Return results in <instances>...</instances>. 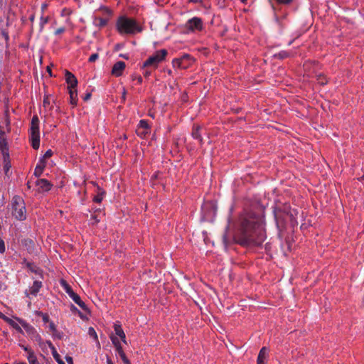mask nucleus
Wrapping results in <instances>:
<instances>
[{"label":"nucleus","instance_id":"obj_1","mask_svg":"<svg viewBox=\"0 0 364 364\" xmlns=\"http://www.w3.org/2000/svg\"><path fill=\"white\" fill-rule=\"evenodd\" d=\"M233 239L242 246H260L266 239L263 219L252 212L242 215L236 225Z\"/></svg>","mask_w":364,"mask_h":364},{"label":"nucleus","instance_id":"obj_2","mask_svg":"<svg viewBox=\"0 0 364 364\" xmlns=\"http://www.w3.org/2000/svg\"><path fill=\"white\" fill-rule=\"evenodd\" d=\"M296 215V210L291 209L289 205L284 204L282 207L277 208L274 211V216L279 230L284 229L288 222H290L292 226L297 225Z\"/></svg>","mask_w":364,"mask_h":364},{"label":"nucleus","instance_id":"obj_3","mask_svg":"<svg viewBox=\"0 0 364 364\" xmlns=\"http://www.w3.org/2000/svg\"><path fill=\"white\" fill-rule=\"evenodd\" d=\"M117 26L119 32L121 33L134 34L142 31L141 27L136 23L134 19L124 16L118 19Z\"/></svg>","mask_w":364,"mask_h":364},{"label":"nucleus","instance_id":"obj_4","mask_svg":"<svg viewBox=\"0 0 364 364\" xmlns=\"http://www.w3.org/2000/svg\"><path fill=\"white\" fill-rule=\"evenodd\" d=\"M13 215L19 220H23L26 218V207L23 200L16 196L12 198Z\"/></svg>","mask_w":364,"mask_h":364},{"label":"nucleus","instance_id":"obj_5","mask_svg":"<svg viewBox=\"0 0 364 364\" xmlns=\"http://www.w3.org/2000/svg\"><path fill=\"white\" fill-rule=\"evenodd\" d=\"M31 141L32 144V147L34 149H38L40 146V132L39 119L36 115H34L31 119Z\"/></svg>","mask_w":364,"mask_h":364},{"label":"nucleus","instance_id":"obj_6","mask_svg":"<svg viewBox=\"0 0 364 364\" xmlns=\"http://www.w3.org/2000/svg\"><path fill=\"white\" fill-rule=\"evenodd\" d=\"M167 50L166 49H161L156 52V53L150 56L143 64V68H147L152 67L156 69L159 64L162 62L166 56L167 55Z\"/></svg>","mask_w":364,"mask_h":364},{"label":"nucleus","instance_id":"obj_7","mask_svg":"<svg viewBox=\"0 0 364 364\" xmlns=\"http://www.w3.org/2000/svg\"><path fill=\"white\" fill-rule=\"evenodd\" d=\"M61 285L64 288L66 293L70 296V297L83 310L87 311V308L85 304L81 300L80 297L78 294L75 293L72 289L71 287L66 283L65 281H61Z\"/></svg>","mask_w":364,"mask_h":364},{"label":"nucleus","instance_id":"obj_8","mask_svg":"<svg viewBox=\"0 0 364 364\" xmlns=\"http://www.w3.org/2000/svg\"><path fill=\"white\" fill-rule=\"evenodd\" d=\"M186 28L190 31H201L203 28V21L198 17H193L189 19L186 23Z\"/></svg>","mask_w":364,"mask_h":364},{"label":"nucleus","instance_id":"obj_9","mask_svg":"<svg viewBox=\"0 0 364 364\" xmlns=\"http://www.w3.org/2000/svg\"><path fill=\"white\" fill-rule=\"evenodd\" d=\"M191 64V57L188 55H183L181 58H176L173 60V65L181 69H186Z\"/></svg>","mask_w":364,"mask_h":364},{"label":"nucleus","instance_id":"obj_10","mask_svg":"<svg viewBox=\"0 0 364 364\" xmlns=\"http://www.w3.org/2000/svg\"><path fill=\"white\" fill-rule=\"evenodd\" d=\"M17 320L18 321L20 324L22 326V327L24 328V330L26 331V333L30 336L32 337V338H34L36 341L41 340V336L38 335V333H37L36 331L35 330V328L33 326H31V325H29L28 323H27L25 321H23L22 319L18 318Z\"/></svg>","mask_w":364,"mask_h":364},{"label":"nucleus","instance_id":"obj_11","mask_svg":"<svg viewBox=\"0 0 364 364\" xmlns=\"http://www.w3.org/2000/svg\"><path fill=\"white\" fill-rule=\"evenodd\" d=\"M202 210L204 213L205 217H210L211 213H213V215L215 214L216 208L213 202L208 201L205 202L202 205Z\"/></svg>","mask_w":364,"mask_h":364},{"label":"nucleus","instance_id":"obj_12","mask_svg":"<svg viewBox=\"0 0 364 364\" xmlns=\"http://www.w3.org/2000/svg\"><path fill=\"white\" fill-rule=\"evenodd\" d=\"M126 67L125 63L123 61L117 62L112 67V74L115 77H119L122 75L123 70Z\"/></svg>","mask_w":364,"mask_h":364},{"label":"nucleus","instance_id":"obj_13","mask_svg":"<svg viewBox=\"0 0 364 364\" xmlns=\"http://www.w3.org/2000/svg\"><path fill=\"white\" fill-rule=\"evenodd\" d=\"M65 80L68 85V89H75L77 85V80L75 76L70 72L66 70Z\"/></svg>","mask_w":364,"mask_h":364},{"label":"nucleus","instance_id":"obj_14","mask_svg":"<svg viewBox=\"0 0 364 364\" xmlns=\"http://www.w3.org/2000/svg\"><path fill=\"white\" fill-rule=\"evenodd\" d=\"M36 183L42 191H48L52 187V184L44 178L37 180Z\"/></svg>","mask_w":364,"mask_h":364},{"label":"nucleus","instance_id":"obj_15","mask_svg":"<svg viewBox=\"0 0 364 364\" xmlns=\"http://www.w3.org/2000/svg\"><path fill=\"white\" fill-rule=\"evenodd\" d=\"M42 287V283L40 281H35L33 286L30 288L29 291H26V294L28 296L30 294L36 295Z\"/></svg>","mask_w":364,"mask_h":364},{"label":"nucleus","instance_id":"obj_16","mask_svg":"<svg viewBox=\"0 0 364 364\" xmlns=\"http://www.w3.org/2000/svg\"><path fill=\"white\" fill-rule=\"evenodd\" d=\"M114 329L117 336H118L123 343H127L126 336L119 323H116L114 325Z\"/></svg>","mask_w":364,"mask_h":364},{"label":"nucleus","instance_id":"obj_17","mask_svg":"<svg viewBox=\"0 0 364 364\" xmlns=\"http://www.w3.org/2000/svg\"><path fill=\"white\" fill-rule=\"evenodd\" d=\"M46 166V162L44 161V159H40L39 162L36 166L35 171H34V175L36 177L41 176L42 174L43 169Z\"/></svg>","mask_w":364,"mask_h":364},{"label":"nucleus","instance_id":"obj_18","mask_svg":"<svg viewBox=\"0 0 364 364\" xmlns=\"http://www.w3.org/2000/svg\"><path fill=\"white\" fill-rule=\"evenodd\" d=\"M70 102L73 106H76L77 103V93L75 89L69 90Z\"/></svg>","mask_w":364,"mask_h":364},{"label":"nucleus","instance_id":"obj_19","mask_svg":"<svg viewBox=\"0 0 364 364\" xmlns=\"http://www.w3.org/2000/svg\"><path fill=\"white\" fill-rule=\"evenodd\" d=\"M267 353V349L266 347H263L258 355L257 364H264V360L266 359Z\"/></svg>","mask_w":364,"mask_h":364},{"label":"nucleus","instance_id":"obj_20","mask_svg":"<svg viewBox=\"0 0 364 364\" xmlns=\"http://www.w3.org/2000/svg\"><path fill=\"white\" fill-rule=\"evenodd\" d=\"M200 129L201 127L200 126L194 127L192 132V136L194 139H198L201 142L203 139L200 134Z\"/></svg>","mask_w":364,"mask_h":364},{"label":"nucleus","instance_id":"obj_21","mask_svg":"<svg viewBox=\"0 0 364 364\" xmlns=\"http://www.w3.org/2000/svg\"><path fill=\"white\" fill-rule=\"evenodd\" d=\"M98 193L94 197L93 200L95 203H101V201L103 199V196L105 195V191H102L99 186L97 187Z\"/></svg>","mask_w":364,"mask_h":364},{"label":"nucleus","instance_id":"obj_22","mask_svg":"<svg viewBox=\"0 0 364 364\" xmlns=\"http://www.w3.org/2000/svg\"><path fill=\"white\" fill-rule=\"evenodd\" d=\"M88 334H89L90 336L92 337L95 339V341L97 343V346L98 348H100V341H98L97 333H96V331H95V329L92 327H90L89 328V329H88Z\"/></svg>","mask_w":364,"mask_h":364},{"label":"nucleus","instance_id":"obj_23","mask_svg":"<svg viewBox=\"0 0 364 364\" xmlns=\"http://www.w3.org/2000/svg\"><path fill=\"white\" fill-rule=\"evenodd\" d=\"M22 244L23 246L26 247L28 250L33 249L35 245L33 240L29 238L23 240Z\"/></svg>","mask_w":364,"mask_h":364},{"label":"nucleus","instance_id":"obj_24","mask_svg":"<svg viewBox=\"0 0 364 364\" xmlns=\"http://www.w3.org/2000/svg\"><path fill=\"white\" fill-rule=\"evenodd\" d=\"M116 350H117V353H119L120 358L123 360V362L125 364H130V362H129V359L127 358L124 352L123 351L122 347L118 348Z\"/></svg>","mask_w":364,"mask_h":364},{"label":"nucleus","instance_id":"obj_25","mask_svg":"<svg viewBox=\"0 0 364 364\" xmlns=\"http://www.w3.org/2000/svg\"><path fill=\"white\" fill-rule=\"evenodd\" d=\"M29 364H40L38 361L33 351H29V354L27 356Z\"/></svg>","mask_w":364,"mask_h":364},{"label":"nucleus","instance_id":"obj_26","mask_svg":"<svg viewBox=\"0 0 364 364\" xmlns=\"http://www.w3.org/2000/svg\"><path fill=\"white\" fill-rule=\"evenodd\" d=\"M6 323H8L9 325H11L13 328H14L18 332L20 333H23V331L22 328L17 324L16 322H14L12 319L8 318L7 321H6Z\"/></svg>","mask_w":364,"mask_h":364},{"label":"nucleus","instance_id":"obj_27","mask_svg":"<svg viewBox=\"0 0 364 364\" xmlns=\"http://www.w3.org/2000/svg\"><path fill=\"white\" fill-rule=\"evenodd\" d=\"M5 132L0 127V147L8 146L6 138L4 137Z\"/></svg>","mask_w":364,"mask_h":364},{"label":"nucleus","instance_id":"obj_28","mask_svg":"<svg viewBox=\"0 0 364 364\" xmlns=\"http://www.w3.org/2000/svg\"><path fill=\"white\" fill-rule=\"evenodd\" d=\"M316 80L321 85H324L328 82V80H326V77L323 74H321V73L318 74L316 75Z\"/></svg>","mask_w":364,"mask_h":364},{"label":"nucleus","instance_id":"obj_29","mask_svg":"<svg viewBox=\"0 0 364 364\" xmlns=\"http://www.w3.org/2000/svg\"><path fill=\"white\" fill-rule=\"evenodd\" d=\"M274 57L275 58H278V59H284V58H287L288 57H289V53L287 51H284V50H282V51H280L277 53H275L274 55Z\"/></svg>","mask_w":364,"mask_h":364},{"label":"nucleus","instance_id":"obj_30","mask_svg":"<svg viewBox=\"0 0 364 364\" xmlns=\"http://www.w3.org/2000/svg\"><path fill=\"white\" fill-rule=\"evenodd\" d=\"M1 150V153L4 157V162H6V160H9V148L8 146L0 147Z\"/></svg>","mask_w":364,"mask_h":364},{"label":"nucleus","instance_id":"obj_31","mask_svg":"<svg viewBox=\"0 0 364 364\" xmlns=\"http://www.w3.org/2000/svg\"><path fill=\"white\" fill-rule=\"evenodd\" d=\"M52 354L55 360L58 364H65L63 360L60 358V355L58 353L55 348H53V350L52 351Z\"/></svg>","mask_w":364,"mask_h":364},{"label":"nucleus","instance_id":"obj_32","mask_svg":"<svg viewBox=\"0 0 364 364\" xmlns=\"http://www.w3.org/2000/svg\"><path fill=\"white\" fill-rule=\"evenodd\" d=\"M96 24L99 27H104L107 25L108 20L107 18H96Z\"/></svg>","mask_w":364,"mask_h":364},{"label":"nucleus","instance_id":"obj_33","mask_svg":"<svg viewBox=\"0 0 364 364\" xmlns=\"http://www.w3.org/2000/svg\"><path fill=\"white\" fill-rule=\"evenodd\" d=\"M110 338H111V341H112L113 345L116 348V349H117L118 348L122 347V346H121V344L119 343V339L116 336H114L113 335H111L110 336Z\"/></svg>","mask_w":364,"mask_h":364},{"label":"nucleus","instance_id":"obj_34","mask_svg":"<svg viewBox=\"0 0 364 364\" xmlns=\"http://www.w3.org/2000/svg\"><path fill=\"white\" fill-rule=\"evenodd\" d=\"M137 129L149 130V127L148 123L145 120H141L139 122V125Z\"/></svg>","mask_w":364,"mask_h":364},{"label":"nucleus","instance_id":"obj_35","mask_svg":"<svg viewBox=\"0 0 364 364\" xmlns=\"http://www.w3.org/2000/svg\"><path fill=\"white\" fill-rule=\"evenodd\" d=\"M136 132L138 136H139L141 138H144L149 132V130L137 129Z\"/></svg>","mask_w":364,"mask_h":364},{"label":"nucleus","instance_id":"obj_36","mask_svg":"<svg viewBox=\"0 0 364 364\" xmlns=\"http://www.w3.org/2000/svg\"><path fill=\"white\" fill-rule=\"evenodd\" d=\"M52 155L53 151L50 149H49L45 153V154L41 159H44V161L46 162V160L49 159Z\"/></svg>","mask_w":364,"mask_h":364},{"label":"nucleus","instance_id":"obj_37","mask_svg":"<svg viewBox=\"0 0 364 364\" xmlns=\"http://www.w3.org/2000/svg\"><path fill=\"white\" fill-rule=\"evenodd\" d=\"M11 167V166L10 161L9 160H6V161L4 162V169L6 174H7V173L9 171Z\"/></svg>","mask_w":364,"mask_h":364},{"label":"nucleus","instance_id":"obj_38","mask_svg":"<svg viewBox=\"0 0 364 364\" xmlns=\"http://www.w3.org/2000/svg\"><path fill=\"white\" fill-rule=\"evenodd\" d=\"M39 315H41L42 316V319H43V322L48 323L50 321L49 316L47 314H43L42 312H40Z\"/></svg>","mask_w":364,"mask_h":364},{"label":"nucleus","instance_id":"obj_39","mask_svg":"<svg viewBox=\"0 0 364 364\" xmlns=\"http://www.w3.org/2000/svg\"><path fill=\"white\" fill-rule=\"evenodd\" d=\"M48 20H49L48 17H46V18L41 17V22H40L41 30H42L43 28V26L48 22Z\"/></svg>","mask_w":364,"mask_h":364},{"label":"nucleus","instance_id":"obj_40","mask_svg":"<svg viewBox=\"0 0 364 364\" xmlns=\"http://www.w3.org/2000/svg\"><path fill=\"white\" fill-rule=\"evenodd\" d=\"M99 58V55L97 53H93L92 54L89 58V62L93 63L95 62L97 58Z\"/></svg>","mask_w":364,"mask_h":364},{"label":"nucleus","instance_id":"obj_41","mask_svg":"<svg viewBox=\"0 0 364 364\" xmlns=\"http://www.w3.org/2000/svg\"><path fill=\"white\" fill-rule=\"evenodd\" d=\"M5 252V245L4 240L0 238V253H4Z\"/></svg>","mask_w":364,"mask_h":364},{"label":"nucleus","instance_id":"obj_42","mask_svg":"<svg viewBox=\"0 0 364 364\" xmlns=\"http://www.w3.org/2000/svg\"><path fill=\"white\" fill-rule=\"evenodd\" d=\"M53 336L55 338H58L59 339H61L63 338V333L59 332L56 330L55 332L53 333Z\"/></svg>","mask_w":364,"mask_h":364},{"label":"nucleus","instance_id":"obj_43","mask_svg":"<svg viewBox=\"0 0 364 364\" xmlns=\"http://www.w3.org/2000/svg\"><path fill=\"white\" fill-rule=\"evenodd\" d=\"M49 328L50 330L53 333L56 331V327L53 322H50L49 323Z\"/></svg>","mask_w":364,"mask_h":364},{"label":"nucleus","instance_id":"obj_44","mask_svg":"<svg viewBox=\"0 0 364 364\" xmlns=\"http://www.w3.org/2000/svg\"><path fill=\"white\" fill-rule=\"evenodd\" d=\"M64 31H65V28L61 27V28H58V29L55 31V35H59V34L63 33Z\"/></svg>","mask_w":364,"mask_h":364},{"label":"nucleus","instance_id":"obj_45","mask_svg":"<svg viewBox=\"0 0 364 364\" xmlns=\"http://www.w3.org/2000/svg\"><path fill=\"white\" fill-rule=\"evenodd\" d=\"M70 310L73 313H77V311H79L73 304H71Z\"/></svg>","mask_w":364,"mask_h":364},{"label":"nucleus","instance_id":"obj_46","mask_svg":"<svg viewBox=\"0 0 364 364\" xmlns=\"http://www.w3.org/2000/svg\"><path fill=\"white\" fill-rule=\"evenodd\" d=\"M65 359H66V361L68 362V364H73L72 357L66 356Z\"/></svg>","mask_w":364,"mask_h":364},{"label":"nucleus","instance_id":"obj_47","mask_svg":"<svg viewBox=\"0 0 364 364\" xmlns=\"http://www.w3.org/2000/svg\"><path fill=\"white\" fill-rule=\"evenodd\" d=\"M151 70H149V69H146V70L144 71V75L146 77H149V76L151 75Z\"/></svg>","mask_w":364,"mask_h":364},{"label":"nucleus","instance_id":"obj_48","mask_svg":"<svg viewBox=\"0 0 364 364\" xmlns=\"http://www.w3.org/2000/svg\"><path fill=\"white\" fill-rule=\"evenodd\" d=\"M280 4H289L292 0H277Z\"/></svg>","mask_w":364,"mask_h":364},{"label":"nucleus","instance_id":"obj_49","mask_svg":"<svg viewBox=\"0 0 364 364\" xmlns=\"http://www.w3.org/2000/svg\"><path fill=\"white\" fill-rule=\"evenodd\" d=\"M9 317L6 316L3 313L0 311V318L3 319L4 321H7Z\"/></svg>","mask_w":364,"mask_h":364},{"label":"nucleus","instance_id":"obj_50","mask_svg":"<svg viewBox=\"0 0 364 364\" xmlns=\"http://www.w3.org/2000/svg\"><path fill=\"white\" fill-rule=\"evenodd\" d=\"M20 346L26 352H28V355L29 354V351H32L31 349H29L28 347L24 346L23 345H20Z\"/></svg>","mask_w":364,"mask_h":364},{"label":"nucleus","instance_id":"obj_51","mask_svg":"<svg viewBox=\"0 0 364 364\" xmlns=\"http://www.w3.org/2000/svg\"><path fill=\"white\" fill-rule=\"evenodd\" d=\"M91 97V93H87L84 97V100L87 101Z\"/></svg>","mask_w":364,"mask_h":364},{"label":"nucleus","instance_id":"obj_52","mask_svg":"<svg viewBox=\"0 0 364 364\" xmlns=\"http://www.w3.org/2000/svg\"><path fill=\"white\" fill-rule=\"evenodd\" d=\"M49 100L48 99V97L45 98L44 100H43V105L44 107H46L47 105H49Z\"/></svg>","mask_w":364,"mask_h":364},{"label":"nucleus","instance_id":"obj_53","mask_svg":"<svg viewBox=\"0 0 364 364\" xmlns=\"http://www.w3.org/2000/svg\"><path fill=\"white\" fill-rule=\"evenodd\" d=\"M47 343L49 346V348L51 349V351L53 350V348H55L54 346L52 344L50 341H47Z\"/></svg>","mask_w":364,"mask_h":364},{"label":"nucleus","instance_id":"obj_54","mask_svg":"<svg viewBox=\"0 0 364 364\" xmlns=\"http://www.w3.org/2000/svg\"><path fill=\"white\" fill-rule=\"evenodd\" d=\"M107 364H114L109 357L107 358Z\"/></svg>","mask_w":364,"mask_h":364},{"label":"nucleus","instance_id":"obj_55","mask_svg":"<svg viewBox=\"0 0 364 364\" xmlns=\"http://www.w3.org/2000/svg\"><path fill=\"white\" fill-rule=\"evenodd\" d=\"M189 2H192V3H200L202 1V0H188Z\"/></svg>","mask_w":364,"mask_h":364},{"label":"nucleus","instance_id":"obj_56","mask_svg":"<svg viewBox=\"0 0 364 364\" xmlns=\"http://www.w3.org/2000/svg\"><path fill=\"white\" fill-rule=\"evenodd\" d=\"M137 82H138L139 83H141V82H142V77H141V76H139V77H137Z\"/></svg>","mask_w":364,"mask_h":364},{"label":"nucleus","instance_id":"obj_57","mask_svg":"<svg viewBox=\"0 0 364 364\" xmlns=\"http://www.w3.org/2000/svg\"><path fill=\"white\" fill-rule=\"evenodd\" d=\"M47 71L49 73L50 75L52 76L51 69L49 67H47Z\"/></svg>","mask_w":364,"mask_h":364},{"label":"nucleus","instance_id":"obj_58","mask_svg":"<svg viewBox=\"0 0 364 364\" xmlns=\"http://www.w3.org/2000/svg\"><path fill=\"white\" fill-rule=\"evenodd\" d=\"M77 314H79L80 318H84V316L82 315V314L80 311H77Z\"/></svg>","mask_w":364,"mask_h":364},{"label":"nucleus","instance_id":"obj_59","mask_svg":"<svg viewBox=\"0 0 364 364\" xmlns=\"http://www.w3.org/2000/svg\"><path fill=\"white\" fill-rule=\"evenodd\" d=\"M92 219H94V220H96V222H98V220H97V217H96V215H92Z\"/></svg>","mask_w":364,"mask_h":364},{"label":"nucleus","instance_id":"obj_60","mask_svg":"<svg viewBox=\"0 0 364 364\" xmlns=\"http://www.w3.org/2000/svg\"><path fill=\"white\" fill-rule=\"evenodd\" d=\"M125 95H126V91H125V90H124V92H123V95H122L123 100H124V99H125Z\"/></svg>","mask_w":364,"mask_h":364},{"label":"nucleus","instance_id":"obj_61","mask_svg":"<svg viewBox=\"0 0 364 364\" xmlns=\"http://www.w3.org/2000/svg\"><path fill=\"white\" fill-rule=\"evenodd\" d=\"M120 56L124 58H125V59H128V57L124 55H121Z\"/></svg>","mask_w":364,"mask_h":364},{"label":"nucleus","instance_id":"obj_62","mask_svg":"<svg viewBox=\"0 0 364 364\" xmlns=\"http://www.w3.org/2000/svg\"><path fill=\"white\" fill-rule=\"evenodd\" d=\"M17 364H26V363H24V362H19V363H18Z\"/></svg>","mask_w":364,"mask_h":364},{"label":"nucleus","instance_id":"obj_63","mask_svg":"<svg viewBox=\"0 0 364 364\" xmlns=\"http://www.w3.org/2000/svg\"><path fill=\"white\" fill-rule=\"evenodd\" d=\"M223 240H224V242L226 243L227 242H226V237H224Z\"/></svg>","mask_w":364,"mask_h":364},{"label":"nucleus","instance_id":"obj_64","mask_svg":"<svg viewBox=\"0 0 364 364\" xmlns=\"http://www.w3.org/2000/svg\"><path fill=\"white\" fill-rule=\"evenodd\" d=\"M242 3H245L246 0H240Z\"/></svg>","mask_w":364,"mask_h":364}]
</instances>
